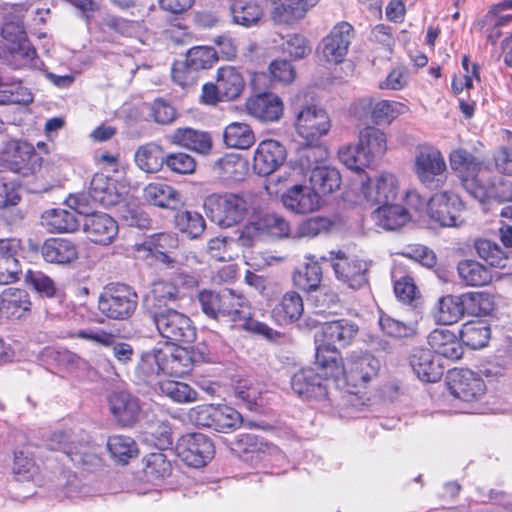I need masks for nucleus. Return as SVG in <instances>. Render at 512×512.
I'll return each mask as SVG.
<instances>
[{
  "label": "nucleus",
  "mask_w": 512,
  "mask_h": 512,
  "mask_svg": "<svg viewBox=\"0 0 512 512\" xmlns=\"http://www.w3.org/2000/svg\"><path fill=\"white\" fill-rule=\"evenodd\" d=\"M449 161L463 188L479 202H484L489 197L512 201V184L502 182L505 189L499 192L494 183L485 178L488 167L471 152L462 148L456 149L450 153Z\"/></svg>",
  "instance_id": "f257e3e1"
},
{
  "label": "nucleus",
  "mask_w": 512,
  "mask_h": 512,
  "mask_svg": "<svg viewBox=\"0 0 512 512\" xmlns=\"http://www.w3.org/2000/svg\"><path fill=\"white\" fill-rule=\"evenodd\" d=\"M194 365L191 353L181 346L165 345L144 352L134 371L138 383L152 385L161 374L183 377L192 371Z\"/></svg>",
  "instance_id": "f03ea898"
},
{
  "label": "nucleus",
  "mask_w": 512,
  "mask_h": 512,
  "mask_svg": "<svg viewBox=\"0 0 512 512\" xmlns=\"http://www.w3.org/2000/svg\"><path fill=\"white\" fill-rule=\"evenodd\" d=\"M323 352L318 355V365L334 379L335 385L341 382L358 388L372 381L380 369L379 360L370 353H353L342 363L340 353L332 351L328 358Z\"/></svg>",
  "instance_id": "7ed1b4c3"
},
{
  "label": "nucleus",
  "mask_w": 512,
  "mask_h": 512,
  "mask_svg": "<svg viewBox=\"0 0 512 512\" xmlns=\"http://www.w3.org/2000/svg\"><path fill=\"white\" fill-rule=\"evenodd\" d=\"M204 208L212 222L227 228L244 220L253 206L249 196L225 192L208 195Z\"/></svg>",
  "instance_id": "20e7f679"
},
{
  "label": "nucleus",
  "mask_w": 512,
  "mask_h": 512,
  "mask_svg": "<svg viewBox=\"0 0 512 512\" xmlns=\"http://www.w3.org/2000/svg\"><path fill=\"white\" fill-rule=\"evenodd\" d=\"M179 246L178 237L172 233H157L146 237L134 245V254L137 259L144 260L150 264L161 262L167 268H178L188 261V257L174 256L173 253Z\"/></svg>",
  "instance_id": "39448f33"
},
{
  "label": "nucleus",
  "mask_w": 512,
  "mask_h": 512,
  "mask_svg": "<svg viewBox=\"0 0 512 512\" xmlns=\"http://www.w3.org/2000/svg\"><path fill=\"white\" fill-rule=\"evenodd\" d=\"M137 293L126 284H110L104 287L98 298V310L111 320H127L136 310Z\"/></svg>",
  "instance_id": "423d86ee"
},
{
  "label": "nucleus",
  "mask_w": 512,
  "mask_h": 512,
  "mask_svg": "<svg viewBox=\"0 0 512 512\" xmlns=\"http://www.w3.org/2000/svg\"><path fill=\"white\" fill-rule=\"evenodd\" d=\"M295 109V129L307 143L313 144L326 135L331 128L328 113L315 104H300V96L293 103Z\"/></svg>",
  "instance_id": "0eeeda50"
},
{
  "label": "nucleus",
  "mask_w": 512,
  "mask_h": 512,
  "mask_svg": "<svg viewBox=\"0 0 512 512\" xmlns=\"http://www.w3.org/2000/svg\"><path fill=\"white\" fill-rule=\"evenodd\" d=\"M358 332V325L348 319H339L322 324L315 339L317 343L316 363L318 364L320 352H323L324 358H328L332 351L339 353L338 348H345L350 345Z\"/></svg>",
  "instance_id": "6e6552de"
},
{
  "label": "nucleus",
  "mask_w": 512,
  "mask_h": 512,
  "mask_svg": "<svg viewBox=\"0 0 512 512\" xmlns=\"http://www.w3.org/2000/svg\"><path fill=\"white\" fill-rule=\"evenodd\" d=\"M321 373L308 367L297 371L291 378V387L295 394L307 401H316L321 405L331 394L334 379L327 374L316 362Z\"/></svg>",
  "instance_id": "1a4fd4ad"
},
{
  "label": "nucleus",
  "mask_w": 512,
  "mask_h": 512,
  "mask_svg": "<svg viewBox=\"0 0 512 512\" xmlns=\"http://www.w3.org/2000/svg\"><path fill=\"white\" fill-rule=\"evenodd\" d=\"M414 172L425 187H441L447 179V165L443 154L431 146L421 147L415 155Z\"/></svg>",
  "instance_id": "9d476101"
},
{
  "label": "nucleus",
  "mask_w": 512,
  "mask_h": 512,
  "mask_svg": "<svg viewBox=\"0 0 512 512\" xmlns=\"http://www.w3.org/2000/svg\"><path fill=\"white\" fill-rule=\"evenodd\" d=\"M158 333L167 341L190 343L196 332L190 318L173 308L158 309L153 314Z\"/></svg>",
  "instance_id": "9b49d317"
},
{
  "label": "nucleus",
  "mask_w": 512,
  "mask_h": 512,
  "mask_svg": "<svg viewBox=\"0 0 512 512\" xmlns=\"http://www.w3.org/2000/svg\"><path fill=\"white\" fill-rule=\"evenodd\" d=\"M222 319L240 323L241 326L268 338H271L274 333L268 325L250 319V309L246 300L231 290L222 291L220 320Z\"/></svg>",
  "instance_id": "f8f14e48"
},
{
  "label": "nucleus",
  "mask_w": 512,
  "mask_h": 512,
  "mask_svg": "<svg viewBox=\"0 0 512 512\" xmlns=\"http://www.w3.org/2000/svg\"><path fill=\"white\" fill-rule=\"evenodd\" d=\"M354 37V29L348 22H340L320 41L317 54L321 61L328 64L342 63L349 51Z\"/></svg>",
  "instance_id": "ddd939ff"
},
{
  "label": "nucleus",
  "mask_w": 512,
  "mask_h": 512,
  "mask_svg": "<svg viewBox=\"0 0 512 512\" xmlns=\"http://www.w3.org/2000/svg\"><path fill=\"white\" fill-rule=\"evenodd\" d=\"M291 235L288 221L275 213L265 214L248 222L239 234V242L243 247H251L263 236L285 238Z\"/></svg>",
  "instance_id": "4468645a"
},
{
  "label": "nucleus",
  "mask_w": 512,
  "mask_h": 512,
  "mask_svg": "<svg viewBox=\"0 0 512 512\" xmlns=\"http://www.w3.org/2000/svg\"><path fill=\"white\" fill-rule=\"evenodd\" d=\"M464 206L460 197L451 192L435 193L427 203L430 219L442 227H458L464 223Z\"/></svg>",
  "instance_id": "2eb2a0df"
},
{
  "label": "nucleus",
  "mask_w": 512,
  "mask_h": 512,
  "mask_svg": "<svg viewBox=\"0 0 512 512\" xmlns=\"http://www.w3.org/2000/svg\"><path fill=\"white\" fill-rule=\"evenodd\" d=\"M175 452L187 466L200 468L213 458L214 445L206 435L191 433L178 439Z\"/></svg>",
  "instance_id": "dca6fc26"
},
{
  "label": "nucleus",
  "mask_w": 512,
  "mask_h": 512,
  "mask_svg": "<svg viewBox=\"0 0 512 512\" xmlns=\"http://www.w3.org/2000/svg\"><path fill=\"white\" fill-rule=\"evenodd\" d=\"M352 111L359 119L371 114L375 124H390L398 116L406 113L408 107L397 101L380 100L373 104L370 98H362L354 103Z\"/></svg>",
  "instance_id": "f3484780"
},
{
  "label": "nucleus",
  "mask_w": 512,
  "mask_h": 512,
  "mask_svg": "<svg viewBox=\"0 0 512 512\" xmlns=\"http://www.w3.org/2000/svg\"><path fill=\"white\" fill-rule=\"evenodd\" d=\"M398 189L397 178L391 173H381L374 179L362 178L360 182L363 198L379 206L394 202L397 199Z\"/></svg>",
  "instance_id": "a211bd4d"
},
{
  "label": "nucleus",
  "mask_w": 512,
  "mask_h": 512,
  "mask_svg": "<svg viewBox=\"0 0 512 512\" xmlns=\"http://www.w3.org/2000/svg\"><path fill=\"white\" fill-rule=\"evenodd\" d=\"M245 111L260 122L274 123L282 118L284 104L282 99L272 92H258L246 100Z\"/></svg>",
  "instance_id": "6ab92c4d"
},
{
  "label": "nucleus",
  "mask_w": 512,
  "mask_h": 512,
  "mask_svg": "<svg viewBox=\"0 0 512 512\" xmlns=\"http://www.w3.org/2000/svg\"><path fill=\"white\" fill-rule=\"evenodd\" d=\"M450 393L465 403L478 401L485 393L484 381L470 370H454L448 375Z\"/></svg>",
  "instance_id": "aec40b11"
},
{
  "label": "nucleus",
  "mask_w": 512,
  "mask_h": 512,
  "mask_svg": "<svg viewBox=\"0 0 512 512\" xmlns=\"http://www.w3.org/2000/svg\"><path fill=\"white\" fill-rule=\"evenodd\" d=\"M34 147L21 140L10 139L3 143L0 151V166L13 172L27 174L29 163L36 158Z\"/></svg>",
  "instance_id": "412c9836"
},
{
  "label": "nucleus",
  "mask_w": 512,
  "mask_h": 512,
  "mask_svg": "<svg viewBox=\"0 0 512 512\" xmlns=\"http://www.w3.org/2000/svg\"><path fill=\"white\" fill-rule=\"evenodd\" d=\"M369 267L368 261L356 256L337 257L332 263L336 278L353 290L360 289L368 283Z\"/></svg>",
  "instance_id": "4be33fe9"
},
{
  "label": "nucleus",
  "mask_w": 512,
  "mask_h": 512,
  "mask_svg": "<svg viewBox=\"0 0 512 512\" xmlns=\"http://www.w3.org/2000/svg\"><path fill=\"white\" fill-rule=\"evenodd\" d=\"M83 231L87 238L98 245L111 244L118 235V223L107 213L93 212L83 221Z\"/></svg>",
  "instance_id": "5701e85b"
},
{
  "label": "nucleus",
  "mask_w": 512,
  "mask_h": 512,
  "mask_svg": "<svg viewBox=\"0 0 512 512\" xmlns=\"http://www.w3.org/2000/svg\"><path fill=\"white\" fill-rule=\"evenodd\" d=\"M481 303L484 296L480 293H468L461 296L447 295L439 299L433 317L443 325H452L458 322L465 313V299Z\"/></svg>",
  "instance_id": "b1692460"
},
{
  "label": "nucleus",
  "mask_w": 512,
  "mask_h": 512,
  "mask_svg": "<svg viewBox=\"0 0 512 512\" xmlns=\"http://www.w3.org/2000/svg\"><path fill=\"white\" fill-rule=\"evenodd\" d=\"M284 207L295 214H308L320 207V197L311 187L294 185L281 196Z\"/></svg>",
  "instance_id": "393cba45"
},
{
  "label": "nucleus",
  "mask_w": 512,
  "mask_h": 512,
  "mask_svg": "<svg viewBox=\"0 0 512 512\" xmlns=\"http://www.w3.org/2000/svg\"><path fill=\"white\" fill-rule=\"evenodd\" d=\"M126 188L104 174H95L90 183V197L95 203L112 207L122 202Z\"/></svg>",
  "instance_id": "a878e982"
},
{
  "label": "nucleus",
  "mask_w": 512,
  "mask_h": 512,
  "mask_svg": "<svg viewBox=\"0 0 512 512\" xmlns=\"http://www.w3.org/2000/svg\"><path fill=\"white\" fill-rule=\"evenodd\" d=\"M286 158V150L282 144L275 140H264L259 143L254 153V169L259 175L266 176L273 173Z\"/></svg>",
  "instance_id": "bb28decb"
},
{
  "label": "nucleus",
  "mask_w": 512,
  "mask_h": 512,
  "mask_svg": "<svg viewBox=\"0 0 512 512\" xmlns=\"http://www.w3.org/2000/svg\"><path fill=\"white\" fill-rule=\"evenodd\" d=\"M335 384L331 386V394L324 400L321 409L340 418L354 417L362 405L360 397L353 392H341Z\"/></svg>",
  "instance_id": "cd10ccee"
},
{
  "label": "nucleus",
  "mask_w": 512,
  "mask_h": 512,
  "mask_svg": "<svg viewBox=\"0 0 512 512\" xmlns=\"http://www.w3.org/2000/svg\"><path fill=\"white\" fill-rule=\"evenodd\" d=\"M410 365L417 377L423 382H436L444 373L439 357L429 349H414L410 356Z\"/></svg>",
  "instance_id": "c85d7f7f"
},
{
  "label": "nucleus",
  "mask_w": 512,
  "mask_h": 512,
  "mask_svg": "<svg viewBox=\"0 0 512 512\" xmlns=\"http://www.w3.org/2000/svg\"><path fill=\"white\" fill-rule=\"evenodd\" d=\"M41 255L48 263L67 265L78 259V246L68 238L53 237L44 241Z\"/></svg>",
  "instance_id": "c756f323"
},
{
  "label": "nucleus",
  "mask_w": 512,
  "mask_h": 512,
  "mask_svg": "<svg viewBox=\"0 0 512 512\" xmlns=\"http://www.w3.org/2000/svg\"><path fill=\"white\" fill-rule=\"evenodd\" d=\"M109 408L115 420L122 426L133 425L140 413L139 400L125 391L110 395Z\"/></svg>",
  "instance_id": "7c9ffc66"
},
{
  "label": "nucleus",
  "mask_w": 512,
  "mask_h": 512,
  "mask_svg": "<svg viewBox=\"0 0 512 512\" xmlns=\"http://www.w3.org/2000/svg\"><path fill=\"white\" fill-rule=\"evenodd\" d=\"M168 139L174 145L200 154H207L212 148L209 134L192 128H178L168 136Z\"/></svg>",
  "instance_id": "2f4dec72"
},
{
  "label": "nucleus",
  "mask_w": 512,
  "mask_h": 512,
  "mask_svg": "<svg viewBox=\"0 0 512 512\" xmlns=\"http://www.w3.org/2000/svg\"><path fill=\"white\" fill-rule=\"evenodd\" d=\"M428 344L437 355L447 359L457 360L463 353L456 335L446 328L434 329L428 335Z\"/></svg>",
  "instance_id": "473e14b6"
},
{
  "label": "nucleus",
  "mask_w": 512,
  "mask_h": 512,
  "mask_svg": "<svg viewBox=\"0 0 512 512\" xmlns=\"http://www.w3.org/2000/svg\"><path fill=\"white\" fill-rule=\"evenodd\" d=\"M371 216L375 224L385 230H396L410 220L407 209L394 202L379 206Z\"/></svg>",
  "instance_id": "72a5a7b5"
},
{
  "label": "nucleus",
  "mask_w": 512,
  "mask_h": 512,
  "mask_svg": "<svg viewBox=\"0 0 512 512\" xmlns=\"http://www.w3.org/2000/svg\"><path fill=\"white\" fill-rule=\"evenodd\" d=\"M273 8L271 17L275 23L293 25L302 20L308 7L302 0H271Z\"/></svg>",
  "instance_id": "f704fd0d"
},
{
  "label": "nucleus",
  "mask_w": 512,
  "mask_h": 512,
  "mask_svg": "<svg viewBox=\"0 0 512 512\" xmlns=\"http://www.w3.org/2000/svg\"><path fill=\"white\" fill-rule=\"evenodd\" d=\"M166 154L163 148L153 142L137 148L134 154L136 166L145 173H157L165 164Z\"/></svg>",
  "instance_id": "c9c22d12"
},
{
  "label": "nucleus",
  "mask_w": 512,
  "mask_h": 512,
  "mask_svg": "<svg viewBox=\"0 0 512 512\" xmlns=\"http://www.w3.org/2000/svg\"><path fill=\"white\" fill-rule=\"evenodd\" d=\"M216 82L225 101L237 99L245 87L243 76L233 66L220 67L217 71Z\"/></svg>",
  "instance_id": "e433bc0d"
},
{
  "label": "nucleus",
  "mask_w": 512,
  "mask_h": 512,
  "mask_svg": "<svg viewBox=\"0 0 512 512\" xmlns=\"http://www.w3.org/2000/svg\"><path fill=\"white\" fill-rule=\"evenodd\" d=\"M230 14L234 24L249 28L258 24L263 16V8L258 0H233Z\"/></svg>",
  "instance_id": "4c0bfd02"
},
{
  "label": "nucleus",
  "mask_w": 512,
  "mask_h": 512,
  "mask_svg": "<svg viewBox=\"0 0 512 512\" xmlns=\"http://www.w3.org/2000/svg\"><path fill=\"white\" fill-rule=\"evenodd\" d=\"M2 304L6 319H20L31 310V300L27 291L9 288L2 292Z\"/></svg>",
  "instance_id": "58836bf2"
},
{
  "label": "nucleus",
  "mask_w": 512,
  "mask_h": 512,
  "mask_svg": "<svg viewBox=\"0 0 512 512\" xmlns=\"http://www.w3.org/2000/svg\"><path fill=\"white\" fill-rule=\"evenodd\" d=\"M144 198L149 203L162 208H176L182 202L180 193L162 182L148 184L144 188Z\"/></svg>",
  "instance_id": "ea45409f"
},
{
  "label": "nucleus",
  "mask_w": 512,
  "mask_h": 512,
  "mask_svg": "<svg viewBox=\"0 0 512 512\" xmlns=\"http://www.w3.org/2000/svg\"><path fill=\"white\" fill-rule=\"evenodd\" d=\"M41 219L42 225L51 233H71L79 225L74 212L61 208L46 210Z\"/></svg>",
  "instance_id": "a19ab883"
},
{
  "label": "nucleus",
  "mask_w": 512,
  "mask_h": 512,
  "mask_svg": "<svg viewBox=\"0 0 512 512\" xmlns=\"http://www.w3.org/2000/svg\"><path fill=\"white\" fill-rule=\"evenodd\" d=\"M246 172V162L237 154H226L213 165L214 175L227 183L241 181Z\"/></svg>",
  "instance_id": "79ce46f5"
},
{
  "label": "nucleus",
  "mask_w": 512,
  "mask_h": 512,
  "mask_svg": "<svg viewBox=\"0 0 512 512\" xmlns=\"http://www.w3.org/2000/svg\"><path fill=\"white\" fill-rule=\"evenodd\" d=\"M304 311L303 300L296 292L283 295L281 301L273 308L272 317L280 325L297 321Z\"/></svg>",
  "instance_id": "37998d69"
},
{
  "label": "nucleus",
  "mask_w": 512,
  "mask_h": 512,
  "mask_svg": "<svg viewBox=\"0 0 512 512\" xmlns=\"http://www.w3.org/2000/svg\"><path fill=\"white\" fill-rule=\"evenodd\" d=\"M312 189L317 193L330 194L341 185L339 171L331 166H315L309 176Z\"/></svg>",
  "instance_id": "c03bdc74"
},
{
  "label": "nucleus",
  "mask_w": 512,
  "mask_h": 512,
  "mask_svg": "<svg viewBox=\"0 0 512 512\" xmlns=\"http://www.w3.org/2000/svg\"><path fill=\"white\" fill-rule=\"evenodd\" d=\"M360 147L369 157L370 163L384 155L387 150L386 134L376 127H366L359 134Z\"/></svg>",
  "instance_id": "a18cd8bd"
},
{
  "label": "nucleus",
  "mask_w": 512,
  "mask_h": 512,
  "mask_svg": "<svg viewBox=\"0 0 512 512\" xmlns=\"http://www.w3.org/2000/svg\"><path fill=\"white\" fill-rule=\"evenodd\" d=\"M239 445L245 454L244 459L253 462L268 460L269 457L280 454L278 448L274 445L263 443L253 434H243L239 440Z\"/></svg>",
  "instance_id": "49530a36"
},
{
  "label": "nucleus",
  "mask_w": 512,
  "mask_h": 512,
  "mask_svg": "<svg viewBox=\"0 0 512 512\" xmlns=\"http://www.w3.org/2000/svg\"><path fill=\"white\" fill-rule=\"evenodd\" d=\"M490 334L488 323L482 319L466 322L460 330L462 342L471 349L485 347L490 339Z\"/></svg>",
  "instance_id": "de8ad7c7"
},
{
  "label": "nucleus",
  "mask_w": 512,
  "mask_h": 512,
  "mask_svg": "<svg viewBox=\"0 0 512 512\" xmlns=\"http://www.w3.org/2000/svg\"><path fill=\"white\" fill-rule=\"evenodd\" d=\"M223 140L229 148L245 150L254 144L255 136L248 124L232 122L224 129Z\"/></svg>",
  "instance_id": "09e8293b"
},
{
  "label": "nucleus",
  "mask_w": 512,
  "mask_h": 512,
  "mask_svg": "<svg viewBox=\"0 0 512 512\" xmlns=\"http://www.w3.org/2000/svg\"><path fill=\"white\" fill-rule=\"evenodd\" d=\"M457 271L461 280L469 286H484L492 279L490 271L474 260L459 262Z\"/></svg>",
  "instance_id": "8fccbe9b"
},
{
  "label": "nucleus",
  "mask_w": 512,
  "mask_h": 512,
  "mask_svg": "<svg viewBox=\"0 0 512 512\" xmlns=\"http://www.w3.org/2000/svg\"><path fill=\"white\" fill-rule=\"evenodd\" d=\"M315 256H309L311 260L303 267L296 270L293 274L294 285L303 291L316 290L322 279V270L317 261H314Z\"/></svg>",
  "instance_id": "3c124183"
},
{
  "label": "nucleus",
  "mask_w": 512,
  "mask_h": 512,
  "mask_svg": "<svg viewBox=\"0 0 512 512\" xmlns=\"http://www.w3.org/2000/svg\"><path fill=\"white\" fill-rule=\"evenodd\" d=\"M144 461V474L148 481H160L171 473V463L162 452L150 453L144 458Z\"/></svg>",
  "instance_id": "603ef678"
},
{
  "label": "nucleus",
  "mask_w": 512,
  "mask_h": 512,
  "mask_svg": "<svg viewBox=\"0 0 512 512\" xmlns=\"http://www.w3.org/2000/svg\"><path fill=\"white\" fill-rule=\"evenodd\" d=\"M33 101L32 94L19 83H10L0 76V104H29Z\"/></svg>",
  "instance_id": "864d4df0"
},
{
  "label": "nucleus",
  "mask_w": 512,
  "mask_h": 512,
  "mask_svg": "<svg viewBox=\"0 0 512 512\" xmlns=\"http://www.w3.org/2000/svg\"><path fill=\"white\" fill-rule=\"evenodd\" d=\"M243 247L237 239L215 237L208 242L210 255L218 261H231L238 256V247Z\"/></svg>",
  "instance_id": "5fc2aeb1"
},
{
  "label": "nucleus",
  "mask_w": 512,
  "mask_h": 512,
  "mask_svg": "<svg viewBox=\"0 0 512 512\" xmlns=\"http://www.w3.org/2000/svg\"><path fill=\"white\" fill-rule=\"evenodd\" d=\"M107 448L112 457L119 462L126 463L129 459L138 454V448L135 441L124 435H114L109 437Z\"/></svg>",
  "instance_id": "6e6d98bb"
},
{
  "label": "nucleus",
  "mask_w": 512,
  "mask_h": 512,
  "mask_svg": "<svg viewBox=\"0 0 512 512\" xmlns=\"http://www.w3.org/2000/svg\"><path fill=\"white\" fill-rule=\"evenodd\" d=\"M241 423L242 417L237 410L227 405H216L212 429L228 433L237 429Z\"/></svg>",
  "instance_id": "4d7b16f0"
},
{
  "label": "nucleus",
  "mask_w": 512,
  "mask_h": 512,
  "mask_svg": "<svg viewBox=\"0 0 512 512\" xmlns=\"http://www.w3.org/2000/svg\"><path fill=\"white\" fill-rule=\"evenodd\" d=\"M338 158L348 169L359 171L368 167L371 163L365 151L356 145H344L338 150Z\"/></svg>",
  "instance_id": "13d9d810"
},
{
  "label": "nucleus",
  "mask_w": 512,
  "mask_h": 512,
  "mask_svg": "<svg viewBox=\"0 0 512 512\" xmlns=\"http://www.w3.org/2000/svg\"><path fill=\"white\" fill-rule=\"evenodd\" d=\"M177 228L191 238H197L205 229V220L201 214L193 211H181L175 216Z\"/></svg>",
  "instance_id": "bf43d9fd"
},
{
  "label": "nucleus",
  "mask_w": 512,
  "mask_h": 512,
  "mask_svg": "<svg viewBox=\"0 0 512 512\" xmlns=\"http://www.w3.org/2000/svg\"><path fill=\"white\" fill-rule=\"evenodd\" d=\"M216 60V51L213 48L197 46L188 51L184 62L198 74L199 70L212 67Z\"/></svg>",
  "instance_id": "052dcab7"
},
{
  "label": "nucleus",
  "mask_w": 512,
  "mask_h": 512,
  "mask_svg": "<svg viewBox=\"0 0 512 512\" xmlns=\"http://www.w3.org/2000/svg\"><path fill=\"white\" fill-rule=\"evenodd\" d=\"M161 392L177 403H191L197 400L198 393L184 382L165 381L160 384Z\"/></svg>",
  "instance_id": "680f3d73"
},
{
  "label": "nucleus",
  "mask_w": 512,
  "mask_h": 512,
  "mask_svg": "<svg viewBox=\"0 0 512 512\" xmlns=\"http://www.w3.org/2000/svg\"><path fill=\"white\" fill-rule=\"evenodd\" d=\"M329 158V151L322 145L304 148L299 157V165L305 172L311 173L315 166H325Z\"/></svg>",
  "instance_id": "e2e57ef3"
},
{
  "label": "nucleus",
  "mask_w": 512,
  "mask_h": 512,
  "mask_svg": "<svg viewBox=\"0 0 512 512\" xmlns=\"http://www.w3.org/2000/svg\"><path fill=\"white\" fill-rule=\"evenodd\" d=\"M475 248L478 255L490 266L504 267L506 256L502 249L495 242L488 239L476 241Z\"/></svg>",
  "instance_id": "0e129e2a"
},
{
  "label": "nucleus",
  "mask_w": 512,
  "mask_h": 512,
  "mask_svg": "<svg viewBox=\"0 0 512 512\" xmlns=\"http://www.w3.org/2000/svg\"><path fill=\"white\" fill-rule=\"evenodd\" d=\"M8 50L13 57V66L15 68H34L37 66L36 50L26 39L15 46H8Z\"/></svg>",
  "instance_id": "69168bd1"
},
{
  "label": "nucleus",
  "mask_w": 512,
  "mask_h": 512,
  "mask_svg": "<svg viewBox=\"0 0 512 512\" xmlns=\"http://www.w3.org/2000/svg\"><path fill=\"white\" fill-rule=\"evenodd\" d=\"M282 51L291 59H302L311 53L309 41L300 34H288L283 37Z\"/></svg>",
  "instance_id": "338daca9"
},
{
  "label": "nucleus",
  "mask_w": 512,
  "mask_h": 512,
  "mask_svg": "<svg viewBox=\"0 0 512 512\" xmlns=\"http://www.w3.org/2000/svg\"><path fill=\"white\" fill-rule=\"evenodd\" d=\"M13 472L18 481H30L37 473L34 460L24 450L14 452Z\"/></svg>",
  "instance_id": "774afa93"
}]
</instances>
